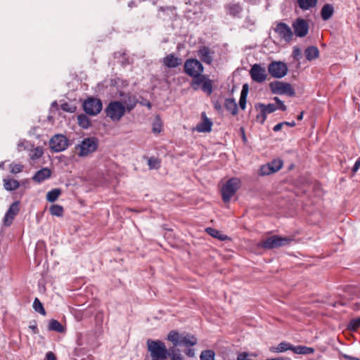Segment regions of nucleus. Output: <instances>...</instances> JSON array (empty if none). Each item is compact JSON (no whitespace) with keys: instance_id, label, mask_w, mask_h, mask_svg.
<instances>
[{"instance_id":"54","label":"nucleus","mask_w":360,"mask_h":360,"mask_svg":"<svg viewBox=\"0 0 360 360\" xmlns=\"http://www.w3.org/2000/svg\"><path fill=\"white\" fill-rule=\"evenodd\" d=\"M283 126H284L283 122H280V123H278V124H276V125L274 127V129H274V131H276H276H280V130L282 129V127H283Z\"/></svg>"},{"instance_id":"57","label":"nucleus","mask_w":360,"mask_h":360,"mask_svg":"<svg viewBox=\"0 0 360 360\" xmlns=\"http://www.w3.org/2000/svg\"><path fill=\"white\" fill-rule=\"evenodd\" d=\"M344 358L349 360H360L359 358L353 357L347 354L344 355Z\"/></svg>"},{"instance_id":"34","label":"nucleus","mask_w":360,"mask_h":360,"mask_svg":"<svg viewBox=\"0 0 360 360\" xmlns=\"http://www.w3.org/2000/svg\"><path fill=\"white\" fill-rule=\"evenodd\" d=\"M60 193H61V191L59 188H54V189L49 191L46 194L47 201L51 202L56 201L58 198Z\"/></svg>"},{"instance_id":"63","label":"nucleus","mask_w":360,"mask_h":360,"mask_svg":"<svg viewBox=\"0 0 360 360\" xmlns=\"http://www.w3.org/2000/svg\"><path fill=\"white\" fill-rule=\"evenodd\" d=\"M242 90H249V85L247 83L244 84Z\"/></svg>"},{"instance_id":"12","label":"nucleus","mask_w":360,"mask_h":360,"mask_svg":"<svg viewBox=\"0 0 360 360\" xmlns=\"http://www.w3.org/2000/svg\"><path fill=\"white\" fill-rule=\"evenodd\" d=\"M276 103H269L267 105L263 103H258L255 105L256 110H262L266 115L274 112L276 110L279 109L283 111L286 110V106L283 104L278 97L274 98Z\"/></svg>"},{"instance_id":"42","label":"nucleus","mask_w":360,"mask_h":360,"mask_svg":"<svg viewBox=\"0 0 360 360\" xmlns=\"http://www.w3.org/2000/svg\"><path fill=\"white\" fill-rule=\"evenodd\" d=\"M162 130V122L158 117H156L153 123V131L160 133Z\"/></svg>"},{"instance_id":"33","label":"nucleus","mask_w":360,"mask_h":360,"mask_svg":"<svg viewBox=\"0 0 360 360\" xmlns=\"http://www.w3.org/2000/svg\"><path fill=\"white\" fill-rule=\"evenodd\" d=\"M43 149L40 146H37L32 149L30 152L29 156L33 161L39 159L43 155Z\"/></svg>"},{"instance_id":"56","label":"nucleus","mask_w":360,"mask_h":360,"mask_svg":"<svg viewBox=\"0 0 360 360\" xmlns=\"http://www.w3.org/2000/svg\"><path fill=\"white\" fill-rule=\"evenodd\" d=\"M284 125L289 126V127H294L295 126V121L292 122H283Z\"/></svg>"},{"instance_id":"15","label":"nucleus","mask_w":360,"mask_h":360,"mask_svg":"<svg viewBox=\"0 0 360 360\" xmlns=\"http://www.w3.org/2000/svg\"><path fill=\"white\" fill-rule=\"evenodd\" d=\"M201 122L195 127L196 131L201 133L210 132L213 125L212 120L207 117L204 112L201 114Z\"/></svg>"},{"instance_id":"41","label":"nucleus","mask_w":360,"mask_h":360,"mask_svg":"<svg viewBox=\"0 0 360 360\" xmlns=\"http://www.w3.org/2000/svg\"><path fill=\"white\" fill-rule=\"evenodd\" d=\"M227 8L229 13L232 15H236L241 11V8L238 4H230Z\"/></svg>"},{"instance_id":"52","label":"nucleus","mask_w":360,"mask_h":360,"mask_svg":"<svg viewBox=\"0 0 360 360\" xmlns=\"http://www.w3.org/2000/svg\"><path fill=\"white\" fill-rule=\"evenodd\" d=\"M359 168H360V158L356 161V162L352 168L353 173H356L359 170Z\"/></svg>"},{"instance_id":"26","label":"nucleus","mask_w":360,"mask_h":360,"mask_svg":"<svg viewBox=\"0 0 360 360\" xmlns=\"http://www.w3.org/2000/svg\"><path fill=\"white\" fill-rule=\"evenodd\" d=\"M292 345L287 342H281L276 347H272L271 349V352L276 353H281L286 352L288 350L292 351Z\"/></svg>"},{"instance_id":"50","label":"nucleus","mask_w":360,"mask_h":360,"mask_svg":"<svg viewBox=\"0 0 360 360\" xmlns=\"http://www.w3.org/2000/svg\"><path fill=\"white\" fill-rule=\"evenodd\" d=\"M26 141L25 140L20 141L18 143L17 148L18 151L25 150L27 146H25Z\"/></svg>"},{"instance_id":"60","label":"nucleus","mask_w":360,"mask_h":360,"mask_svg":"<svg viewBox=\"0 0 360 360\" xmlns=\"http://www.w3.org/2000/svg\"><path fill=\"white\" fill-rule=\"evenodd\" d=\"M62 108H63V110H66V111L73 112V110L68 108V104L63 105Z\"/></svg>"},{"instance_id":"39","label":"nucleus","mask_w":360,"mask_h":360,"mask_svg":"<svg viewBox=\"0 0 360 360\" xmlns=\"http://www.w3.org/2000/svg\"><path fill=\"white\" fill-rule=\"evenodd\" d=\"M33 308L34 309V310L36 311L39 312V314H41L42 315H45L46 311L44 309V307H43L41 302L39 301V300L38 298H35V300L33 302Z\"/></svg>"},{"instance_id":"53","label":"nucleus","mask_w":360,"mask_h":360,"mask_svg":"<svg viewBox=\"0 0 360 360\" xmlns=\"http://www.w3.org/2000/svg\"><path fill=\"white\" fill-rule=\"evenodd\" d=\"M186 354L188 356L193 357L195 356V350H194V349L188 347V349L186 350Z\"/></svg>"},{"instance_id":"3","label":"nucleus","mask_w":360,"mask_h":360,"mask_svg":"<svg viewBox=\"0 0 360 360\" xmlns=\"http://www.w3.org/2000/svg\"><path fill=\"white\" fill-rule=\"evenodd\" d=\"M148 351L153 359L165 360L168 356V352L165 343L160 340H148Z\"/></svg>"},{"instance_id":"64","label":"nucleus","mask_w":360,"mask_h":360,"mask_svg":"<svg viewBox=\"0 0 360 360\" xmlns=\"http://www.w3.org/2000/svg\"><path fill=\"white\" fill-rule=\"evenodd\" d=\"M30 328L34 331V333H37V328L36 326H30Z\"/></svg>"},{"instance_id":"45","label":"nucleus","mask_w":360,"mask_h":360,"mask_svg":"<svg viewBox=\"0 0 360 360\" xmlns=\"http://www.w3.org/2000/svg\"><path fill=\"white\" fill-rule=\"evenodd\" d=\"M259 113L257 114V117H256V120L258 122L262 124L264 122V121L266 120V114L263 112L262 110H257Z\"/></svg>"},{"instance_id":"31","label":"nucleus","mask_w":360,"mask_h":360,"mask_svg":"<svg viewBox=\"0 0 360 360\" xmlns=\"http://www.w3.org/2000/svg\"><path fill=\"white\" fill-rule=\"evenodd\" d=\"M77 122L79 126L85 129H88L91 124L90 119L84 114H81L77 116Z\"/></svg>"},{"instance_id":"43","label":"nucleus","mask_w":360,"mask_h":360,"mask_svg":"<svg viewBox=\"0 0 360 360\" xmlns=\"http://www.w3.org/2000/svg\"><path fill=\"white\" fill-rule=\"evenodd\" d=\"M248 91H241L239 105L242 110H245L246 107V101Z\"/></svg>"},{"instance_id":"13","label":"nucleus","mask_w":360,"mask_h":360,"mask_svg":"<svg viewBox=\"0 0 360 360\" xmlns=\"http://www.w3.org/2000/svg\"><path fill=\"white\" fill-rule=\"evenodd\" d=\"M292 27L294 29L295 34L298 37H305L309 31V24L302 18H297L292 23Z\"/></svg>"},{"instance_id":"35","label":"nucleus","mask_w":360,"mask_h":360,"mask_svg":"<svg viewBox=\"0 0 360 360\" xmlns=\"http://www.w3.org/2000/svg\"><path fill=\"white\" fill-rule=\"evenodd\" d=\"M49 212L53 216L61 217L63 214V208L59 205H53L50 207Z\"/></svg>"},{"instance_id":"30","label":"nucleus","mask_w":360,"mask_h":360,"mask_svg":"<svg viewBox=\"0 0 360 360\" xmlns=\"http://www.w3.org/2000/svg\"><path fill=\"white\" fill-rule=\"evenodd\" d=\"M270 87H271V90H277V91L292 90V87L290 84L280 82H277L275 83H271Z\"/></svg>"},{"instance_id":"14","label":"nucleus","mask_w":360,"mask_h":360,"mask_svg":"<svg viewBox=\"0 0 360 360\" xmlns=\"http://www.w3.org/2000/svg\"><path fill=\"white\" fill-rule=\"evenodd\" d=\"M250 73L252 79L257 82H264L266 78V70L258 64L252 66Z\"/></svg>"},{"instance_id":"6","label":"nucleus","mask_w":360,"mask_h":360,"mask_svg":"<svg viewBox=\"0 0 360 360\" xmlns=\"http://www.w3.org/2000/svg\"><path fill=\"white\" fill-rule=\"evenodd\" d=\"M103 108V103L98 98L89 97L83 103V109L89 115H97Z\"/></svg>"},{"instance_id":"29","label":"nucleus","mask_w":360,"mask_h":360,"mask_svg":"<svg viewBox=\"0 0 360 360\" xmlns=\"http://www.w3.org/2000/svg\"><path fill=\"white\" fill-rule=\"evenodd\" d=\"M49 330L56 331L58 333H63L65 332V328L62 326V324L55 319H51L49 324Z\"/></svg>"},{"instance_id":"18","label":"nucleus","mask_w":360,"mask_h":360,"mask_svg":"<svg viewBox=\"0 0 360 360\" xmlns=\"http://www.w3.org/2000/svg\"><path fill=\"white\" fill-rule=\"evenodd\" d=\"M128 85V83L126 81H123L120 78L117 79H111L110 80H105L102 84L101 88H125Z\"/></svg>"},{"instance_id":"17","label":"nucleus","mask_w":360,"mask_h":360,"mask_svg":"<svg viewBox=\"0 0 360 360\" xmlns=\"http://www.w3.org/2000/svg\"><path fill=\"white\" fill-rule=\"evenodd\" d=\"M213 54L214 52L207 46H202L198 51V56L200 60L207 64H210L212 62Z\"/></svg>"},{"instance_id":"36","label":"nucleus","mask_w":360,"mask_h":360,"mask_svg":"<svg viewBox=\"0 0 360 360\" xmlns=\"http://www.w3.org/2000/svg\"><path fill=\"white\" fill-rule=\"evenodd\" d=\"M215 353L211 349L204 350L200 355V360H214Z\"/></svg>"},{"instance_id":"8","label":"nucleus","mask_w":360,"mask_h":360,"mask_svg":"<svg viewBox=\"0 0 360 360\" xmlns=\"http://www.w3.org/2000/svg\"><path fill=\"white\" fill-rule=\"evenodd\" d=\"M185 72L196 79L198 77L202 75L203 72V66L200 61L197 59L187 60L184 63Z\"/></svg>"},{"instance_id":"44","label":"nucleus","mask_w":360,"mask_h":360,"mask_svg":"<svg viewBox=\"0 0 360 360\" xmlns=\"http://www.w3.org/2000/svg\"><path fill=\"white\" fill-rule=\"evenodd\" d=\"M148 165L150 169H158L160 167V162L158 159L155 158H150L148 160Z\"/></svg>"},{"instance_id":"10","label":"nucleus","mask_w":360,"mask_h":360,"mask_svg":"<svg viewBox=\"0 0 360 360\" xmlns=\"http://www.w3.org/2000/svg\"><path fill=\"white\" fill-rule=\"evenodd\" d=\"M274 31L279 37L286 42H290L293 37V32L291 27L285 22H277L274 27Z\"/></svg>"},{"instance_id":"1","label":"nucleus","mask_w":360,"mask_h":360,"mask_svg":"<svg viewBox=\"0 0 360 360\" xmlns=\"http://www.w3.org/2000/svg\"><path fill=\"white\" fill-rule=\"evenodd\" d=\"M98 146V141L96 137L83 139L75 146V153L78 157L85 158L94 153Z\"/></svg>"},{"instance_id":"21","label":"nucleus","mask_w":360,"mask_h":360,"mask_svg":"<svg viewBox=\"0 0 360 360\" xmlns=\"http://www.w3.org/2000/svg\"><path fill=\"white\" fill-rule=\"evenodd\" d=\"M195 83L201 86L202 90H212V81L205 75H200L195 79Z\"/></svg>"},{"instance_id":"48","label":"nucleus","mask_w":360,"mask_h":360,"mask_svg":"<svg viewBox=\"0 0 360 360\" xmlns=\"http://www.w3.org/2000/svg\"><path fill=\"white\" fill-rule=\"evenodd\" d=\"M360 326V318L357 319H355V320H352L350 323H349V327L353 329V330H356V328H358Z\"/></svg>"},{"instance_id":"5","label":"nucleus","mask_w":360,"mask_h":360,"mask_svg":"<svg viewBox=\"0 0 360 360\" xmlns=\"http://www.w3.org/2000/svg\"><path fill=\"white\" fill-rule=\"evenodd\" d=\"M292 239L290 237L272 236L259 243V246L265 249H274L289 245Z\"/></svg>"},{"instance_id":"19","label":"nucleus","mask_w":360,"mask_h":360,"mask_svg":"<svg viewBox=\"0 0 360 360\" xmlns=\"http://www.w3.org/2000/svg\"><path fill=\"white\" fill-rule=\"evenodd\" d=\"M164 65L169 68H176L182 63L181 59L170 53L166 56L162 60Z\"/></svg>"},{"instance_id":"47","label":"nucleus","mask_w":360,"mask_h":360,"mask_svg":"<svg viewBox=\"0 0 360 360\" xmlns=\"http://www.w3.org/2000/svg\"><path fill=\"white\" fill-rule=\"evenodd\" d=\"M260 172H261L262 175H269V174L273 173V172H271V170H270V167H269L268 165H263L261 167Z\"/></svg>"},{"instance_id":"20","label":"nucleus","mask_w":360,"mask_h":360,"mask_svg":"<svg viewBox=\"0 0 360 360\" xmlns=\"http://www.w3.org/2000/svg\"><path fill=\"white\" fill-rule=\"evenodd\" d=\"M51 171L46 167L37 171L33 176V180L37 183H41L51 176Z\"/></svg>"},{"instance_id":"24","label":"nucleus","mask_w":360,"mask_h":360,"mask_svg":"<svg viewBox=\"0 0 360 360\" xmlns=\"http://www.w3.org/2000/svg\"><path fill=\"white\" fill-rule=\"evenodd\" d=\"M292 351L297 354L308 355L314 352L313 347H306L303 345L293 346Z\"/></svg>"},{"instance_id":"40","label":"nucleus","mask_w":360,"mask_h":360,"mask_svg":"<svg viewBox=\"0 0 360 360\" xmlns=\"http://www.w3.org/2000/svg\"><path fill=\"white\" fill-rule=\"evenodd\" d=\"M23 168H24L23 165L20 163L13 162L9 165L10 172L12 174L20 173L22 171Z\"/></svg>"},{"instance_id":"51","label":"nucleus","mask_w":360,"mask_h":360,"mask_svg":"<svg viewBox=\"0 0 360 360\" xmlns=\"http://www.w3.org/2000/svg\"><path fill=\"white\" fill-rule=\"evenodd\" d=\"M237 360H251L248 357V354L246 352H242L238 355Z\"/></svg>"},{"instance_id":"59","label":"nucleus","mask_w":360,"mask_h":360,"mask_svg":"<svg viewBox=\"0 0 360 360\" xmlns=\"http://www.w3.org/2000/svg\"><path fill=\"white\" fill-rule=\"evenodd\" d=\"M62 108H63V110H66V111L73 112V110L68 108V104L63 105Z\"/></svg>"},{"instance_id":"55","label":"nucleus","mask_w":360,"mask_h":360,"mask_svg":"<svg viewBox=\"0 0 360 360\" xmlns=\"http://www.w3.org/2000/svg\"><path fill=\"white\" fill-rule=\"evenodd\" d=\"M46 359L47 360H56V357L53 352H49L46 354Z\"/></svg>"},{"instance_id":"49","label":"nucleus","mask_w":360,"mask_h":360,"mask_svg":"<svg viewBox=\"0 0 360 360\" xmlns=\"http://www.w3.org/2000/svg\"><path fill=\"white\" fill-rule=\"evenodd\" d=\"M301 55H302L301 50L297 47H294L293 51H292V56H293L294 58L296 60H299Z\"/></svg>"},{"instance_id":"9","label":"nucleus","mask_w":360,"mask_h":360,"mask_svg":"<svg viewBox=\"0 0 360 360\" xmlns=\"http://www.w3.org/2000/svg\"><path fill=\"white\" fill-rule=\"evenodd\" d=\"M49 145L53 151L61 152L68 147L69 140L62 134H56L51 139Z\"/></svg>"},{"instance_id":"58","label":"nucleus","mask_w":360,"mask_h":360,"mask_svg":"<svg viewBox=\"0 0 360 360\" xmlns=\"http://www.w3.org/2000/svg\"><path fill=\"white\" fill-rule=\"evenodd\" d=\"M172 360H181V356L179 354H174L172 357Z\"/></svg>"},{"instance_id":"23","label":"nucleus","mask_w":360,"mask_h":360,"mask_svg":"<svg viewBox=\"0 0 360 360\" xmlns=\"http://www.w3.org/2000/svg\"><path fill=\"white\" fill-rule=\"evenodd\" d=\"M334 8L332 4H326L321 11V16L323 20H329L333 15Z\"/></svg>"},{"instance_id":"38","label":"nucleus","mask_w":360,"mask_h":360,"mask_svg":"<svg viewBox=\"0 0 360 360\" xmlns=\"http://www.w3.org/2000/svg\"><path fill=\"white\" fill-rule=\"evenodd\" d=\"M268 165L270 167V170L274 173L278 171L282 167L283 162L279 159L274 160L271 162L269 163Z\"/></svg>"},{"instance_id":"32","label":"nucleus","mask_w":360,"mask_h":360,"mask_svg":"<svg viewBox=\"0 0 360 360\" xmlns=\"http://www.w3.org/2000/svg\"><path fill=\"white\" fill-rule=\"evenodd\" d=\"M225 108L227 110L230 111L232 115H236L238 112V107L236 101L233 98H227L225 101Z\"/></svg>"},{"instance_id":"27","label":"nucleus","mask_w":360,"mask_h":360,"mask_svg":"<svg viewBox=\"0 0 360 360\" xmlns=\"http://www.w3.org/2000/svg\"><path fill=\"white\" fill-rule=\"evenodd\" d=\"M297 4L301 9L306 11L315 7L317 4V0H297Z\"/></svg>"},{"instance_id":"7","label":"nucleus","mask_w":360,"mask_h":360,"mask_svg":"<svg viewBox=\"0 0 360 360\" xmlns=\"http://www.w3.org/2000/svg\"><path fill=\"white\" fill-rule=\"evenodd\" d=\"M240 180L237 178L229 179L221 188L222 198L224 202H229L239 188Z\"/></svg>"},{"instance_id":"61","label":"nucleus","mask_w":360,"mask_h":360,"mask_svg":"<svg viewBox=\"0 0 360 360\" xmlns=\"http://www.w3.org/2000/svg\"><path fill=\"white\" fill-rule=\"evenodd\" d=\"M141 104L143 105L147 106L149 109L151 108V104L148 101L141 102Z\"/></svg>"},{"instance_id":"11","label":"nucleus","mask_w":360,"mask_h":360,"mask_svg":"<svg viewBox=\"0 0 360 360\" xmlns=\"http://www.w3.org/2000/svg\"><path fill=\"white\" fill-rule=\"evenodd\" d=\"M269 72L276 78H281L288 72V67L283 62H272L268 67Z\"/></svg>"},{"instance_id":"37","label":"nucleus","mask_w":360,"mask_h":360,"mask_svg":"<svg viewBox=\"0 0 360 360\" xmlns=\"http://www.w3.org/2000/svg\"><path fill=\"white\" fill-rule=\"evenodd\" d=\"M206 231L212 236L219 238L221 240H224L226 239L227 236L221 234L220 231L218 230H216L212 228H207L206 229Z\"/></svg>"},{"instance_id":"25","label":"nucleus","mask_w":360,"mask_h":360,"mask_svg":"<svg viewBox=\"0 0 360 360\" xmlns=\"http://www.w3.org/2000/svg\"><path fill=\"white\" fill-rule=\"evenodd\" d=\"M305 57L308 60L317 58L319 56V51L316 46H309L304 51Z\"/></svg>"},{"instance_id":"62","label":"nucleus","mask_w":360,"mask_h":360,"mask_svg":"<svg viewBox=\"0 0 360 360\" xmlns=\"http://www.w3.org/2000/svg\"><path fill=\"white\" fill-rule=\"evenodd\" d=\"M281 93H284V94H288V96H292L294 95V93L295 91H281Z\"/></svg>"},{"instance_id":"22","label":"nucleus","mask_w":360,"mask_h":360,"mask_svg":"<svg viewBox=\"0 0 360 360\" xmlns=\"http://www.w3.org/2000/svg\"><path fill=\"white\" fill-rule=\"evenodd\" d=\"M120 102L122 103L124 106L125 112H130L135 108L137 103V99L134 96H128L127 98H123Z\"/></svg>"},{"instance_id":"16","label":"nucleus","mask_w":360,"mask_h":360,"mask_svg":"<svg viewBox=\"0 0 360 360\" xmlns=\"http://www.w3.org/2000/svg\"><path fill=\"white\" fill-rule=\"evenodd\" d=\"M19 212V202L16 201L11 204L9 209L6 212L4 219V223L6 226H10L15 217V216Z\"/></svg>"},{"instance_id":"2","label":"nucleus","mask_w":360,"mask_h":360,"mask_svg":"<svg viewBox=\"0 0 360 360\" xmlns=\"http://www.w3.org/2000/svg\"><path fill=\"white\" fill-rule=\"evenodd\" d=\"M167 339L174 346L190 347L197 344V338L194 335L186 333H179L176 331H171L168 334Z\"/></svg>"},{"instance_id":"28","label":"nucleus","mask_w":360,"mask_h":360,"mask_svg":"<svg viewBox=\"0 0 360 360\" xmlns=\"http://www.w3.org/2000/svg\"><path fill=\"white\" fill-rule=\"evenodd\" d=\"M20 186L19 182L17 180L13 179H4V186L7 191H14L17 189Z\"/></svg>"},{"instance_id":"4","label":"nucleus","mask_w":360,"mask_h":360,"mask_svg":"<svg viewBox=\"0 0 360 360\" xmlns=\"http://www.w3.org/2000/svg\"><path fill=\"white\" fill-rule=\"evenodd\" d=\"M124 106L117 101H110L105 109L106 117L112 122H119L125 114Z\"/></svg>"},{"instance_id":"46","label":"nucleus","mask_w":360,"mask_h":360,"mask_svg":"<svg viewBox=\"0 0 360 360\" xmlns=\"http://www.w3.org/2000/svg\"><path fill=\"white\" fill-rule=\"evenodd\" d=\"M259 113L257 114V117H256V120L258 122L262 124L264 122V121L266 120V114L263 112L262 110H257Z\"/></svg>"}]
</instances>
